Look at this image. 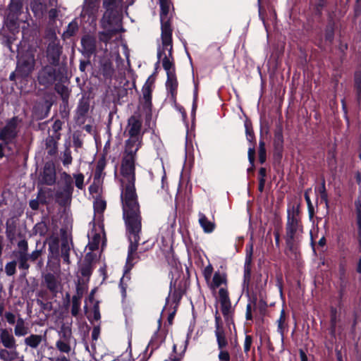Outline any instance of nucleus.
<instances>
[{"mask_svg":"<svg viewBox=\"0 0 361 361\" xmlns=\"http://www.w3.org/2000/svg\"><path fill=\"white\" fill-rule=\"evenodd\" d=\"M142 119L140 115L129 117L124 130V135L128 139L126 142V156L123 157L121 173V201L123 217L129 233L130 245L127 261L130 263L135 258L141 230V217L137 195L135 188V154L141 140Z\"/></svg>","mask_w":361,"mask_h":361,"instance_id":"nucleus-1","label":"nucleus"},{"mask_svg":"<svg viewBox=\"0 0 361 361\" xmlns=\"http://www.w3.org/2000/svg\"><path fill=\"white\" fill-rule=\"evenodd\" d=\"M161 8V40L164 47V57L161 59L162 67L167 75L176 74L175 61L172 54V32L171 20L175 15V9L171 0H159Z\"/></svg>","mask_w":361,"mask_h":361,"instance_id":"nucleus-2","label":"nucleus"},{"mask_svg":"<svg viewBox=\"0 0 361 361\" xmlns=\"http://www.w3.org/2000/svg\"><path fill=\"white\" fill-rule=\"evenodd\" d=\"M122 0H103V7L106 9L102 19V27L109 33L116 32L118 30L112 27L119 21L118 8Z\"/></svg>","mask_w":361,"mask_h":361,"instance_id":"nucleus-3","label":"nucleus"},{"mask_svg":"<svg viewBox=\"0 0 361 361\" xmlns=\"http://www.w3.org/2000/svg\"><path fill=\"white\" fill-rule=\"evenodd\" d=\"M215 336L216 337L218 348L220 350L219 354V361H229L231 359L230 354L224 349L228 345V340L223 326L221 318L218 311H216L215 314Z\"/></svg>","mask_w":361,"mask_h":361,"instance_id":"nucleus-4","label":"nucleus"},{"mask_svg":"<svg viewBox=\"0 0 361 361\" xmlns=\"http://www.w3.org/2000/svg\"><path fill=\"white\" fill-rule=\"evenodd\" d=\"M35 50L33 49H28L19 57L16 67L17 74L19 78H26L35 70Z\"/></svg>","mask_w":361,"mask_h":361,"instance_id":"nucleus-5","label":"nucleus"},{"mask_svg":"<svg viewBox=\"0 0 361 361\" xmlns=\"http://www.w3.org/2000/svg\"><path fill=\"white\" fill-rule=\"evenodd\" d=\"M218 296L221 305V310L226 324L228 326L232 324L235 327L233 320L234 309L231 305L228 288H221L218 291Z\"/></svg>","mask_w":361,"mask_h":361,"instance_id":"nucleus-6","label":"nucleus"},{"mask_svg":"<svg viewBox=\"0 0 361 361\" xmlns=\"http://www.w3.org/2000/svg\"><path fill=\"white\" fill-rule=\"evenodd\" d=\"M22 126V119L14 116L6 121V124L0 129V140L14 142Z\"/></svg>","mask_w":361,"mask_h":361,"instance_id":"nucleus-7","label":"nucleus"},{"mask_svg":"<svg viewBox=\"0 0 361 361\" xmlns=\"http://www.w3.org/2000/svg\"><path fill=\"white\" fill-rule=\"evenodd\" d=\"M47 37L49 41L47 47V56L51 63L56 65L59 62L61 48L54 32H49Z\"/></svg>","mask_w":361,"mask_h":361,"instance_id":"nucleus-8","label":"nucleus"},{"mask_svg":"<svg viewBox=\"0 0 361 361\" xmlns=\"http://www.w3.org/2000/svg\"><path fill=\"white\" fill-rule=\"evenodd\" d=\"M56 70L51 66L44 67L38 73V81L44 87L51 85L56 80Z\"/></svg>","mask_w":361,"mask_h":361,"instance_id":"nucleus-9","label":"nucleus"},{"mask_svg":"<svg viewBox=\"0 0 361 361\" xmlns=\"http://www.w3.org/2000/svg\"><path fill=\"white\" fill-rule=\"evenodd\" d=\"M43 283L54 296L61 290V281L53 274L48 273L44 275Z\"/></svg>","mask_w":361,"mask_h":361,"instance_id":"nucleus-10","label":"nucleus"},{"mask_svg":"<svg viewBox=\"0 0 361 361\" xmlns=\"http://www.w3.org/2000/svg\"><path fill=\"white\" fill-rule=\"evenodd\" d=\"M61 180L64 185L63 192H58L56 197H60L61 195H64L65 199L68 200L71 198L73 191V178L68 173L63 172L61 173Z\"/></svg>","mask_w":361,"mask_h":361,"instance_id":"nucleus-11","label":"nucleus"},{"mask_svg":"<svg viewBox=\"0 0 361 361\" xmlns=\"http://www.w3.org/2000/svg\"><path fill=\"white\" fill-rule=\"evenodd\" d=\"M22 10L23 0H11L6 14L7 19L12 23H15L21 14Z\"/></svg>","mask_w":361,"mask_h":361,"instance_id":"nucleus-12","label":"nucleus"},{"mask_svg":"<svg viewBox=\"0 0 361 361\" xmlns=\"http://www.w3.org/2000/svg\"><path fill=\"white\" fill-rule=\"evenodd\" d=\"M82 54L87 56H91L96 50V38L90 35H86L81 39Z\"/></svg>","mask_w":361,"mask_h":361,"instance_id":"nucleus-13","label":"nucleus"},{"mask_svg":"<svg viewBox=\"0 0 361 361\" xmlns=\"http://www.w3.org/2000/svg\"><path fill=\"white\" fill-rule=\"evenodd\" d=\"M209 288L216 292V289L219 288H227V276L224 273L216 271L214 273L211 283L209 284Z\"/></svg>","mask_w":361,"mask_h":361,"instance_id":"nucleus-14","label":"nucleus"},{"mask_svg":"<svg viewBox=\"0 0 361 361\" xmlns=\"http://www.w3.org/2000/svg\"><path fill=\"white\" fill-rule=\"evenodd\" d=\"M56 180V172L55 168L53 163L47 162L45 164L43 173H42V181L49 185H51L55 183Z\"/></svg>","mask_w":361,"mask_h":361,"instance_id":"nucleus-15","label":"nucleus"},{"mask_svg":"<svg viewBox=\"0 0 361 361\" xmlns=\"http://www.w3.org/2000/svg\"><path fill=\"white\" fill-rule=\"evenodd\" d=\"M178 82L177 80L176 75H167L166 82V90L171 95V99L173 102H176L177 92H178Z\"/></svg>","mask_w":361,"mask_h":361,"instance_id":"nucleus-16","label":"nucleus"},{"mask_svg":"<svg viewBox=\"0 0 361 361\" xmlns=\"http://www.w3.org/2000/svg\"><path fill=\"white\" fill-rule=\"evenodd\" d=\"M0 341L4 348L8 349H16V343L14 336L7 330L1 329Z\"/></svg>","mask_w":361,"mask_h":361,"instance_id":"nucleus-17","label":"nucleus"},{"mask_svg":"<svg viewBox=\"0 0 361 361\" xmlns=\"http://www.w3.org/2000/svg\"><path fill=\"white\" fill-rule=\"evenodd\" d=\"M199 224L205 233H209L214 231L216 227L214 220H209L204 214L199 213Z\"/></svg>","mask_w":361,"mask_h":361,"instance_id":"nucleus-18","label":"nucleus"},{"mask_svg":"<svg viewBox=\"0 0 361 361\" xmlns=\"http://www.w3.org/2000/svg\"><path fill=\"white\" fill-rule=\"evenodd\" d=\"M356 226L357 229V240L361 247V197L355 201Z\"/></svg>","mask_w":361,"mask_h":361,"instance_id":"nucleus-19","label":"nucleus"},{"mask_svg":"<svg viewBox=\"0 0 361 361\" xmlns=\"http://www.w3.org/2000/svg\"><path fill=\"white\" fill-rule=\"evenodd\" d=\"M3 142L0 143V158L4 157H9L15 153V144L14 142H7L2 140Z\"/></svg>","mask_w":361,"mask_h":361,"instance_id":"nucleus-20","label":"nucleus"},{"mask_svg":"<svg viewBox=\"0 0 361 361\" xmlns=\"http://www.w3.org/2000/svg\"><path fill=\"white\" fill-rule=\"evenodd\" d=\"M300 222L295 219H292L288 221L287 228H286V234L287 236L290 239L293 240L296 233L300 229Z\"/></svg>","mask_w":361,"mask_h":361,"instance_id":"nucleus-21","label":"nucleus"},{"mask_svg":"<svg viewBox=\"0 0 361 361\" xmlns=\"http://www.w3.org/2000/svg\"><path fill=\"white\" fill-rule=\"evenodd\" d=\"M71 250V243L67 238H64L62 239L61 245V257L63 261L69 264L71 263L69 252Z\"/></svg>","mask_w":361,"mask_h":361,"instance_id":"nucleus-22","label":"nucleus"},{"mask_svg":"<svg viewBox=\"0 0 361 361\" xmlns=\"http://www.w3.org/2000/svg\"><path fill=\"white\" fill-rule=\"evenodd\" d=\"M18 352L16 349L4 348L0 350V358L4 361H12L18 357Z\"/></svg>","mask_w":361,"mask_h":361,"instance_id":"nucleus-23","label":"nucleus"},{"mask_svg":"<svg viewBox=\"0 0 361 361\" xmlns=\"http://www.w3.org/2000/svg\"><path fill=\"white\" fill-rule=\"evenodd\" d=\"M31 9L36 16H43L47 10V6L40 0H32L30 4Z\"/></svg>","mask_w":361,"mask_h":361,"instance_id":"nucleus-24","label":"nucleus"},{"mask_svg":"<svg viewBox=\"0 0 361 361\" xmlns=\"http://www.w3.org/2000/svg\"><path fill=\"white\" fill-rule=\"evenodd\" d=\"M14 333L16 336H23L27 334L28 328L25 326V321L23 318L19 317L17 319L14 329Z\"/></svg>","mask_w":361,"mask_h":361,"instance_id":"nucleus-25","label":"nucleus"},{"mask_svg":"<svg viewBox=\"0 0 361 361\" xmlns=\"http://www.w3.org/2000/svg\"><path fill=\"white\" fill-rule=\"evenodd\" d=\"M79 285L77 286V295H73L72 298V308L71 314L73 316H77L80 310V300L82 297V293H80Z\"/></svg>","mask_w":361,"mask_h":361,"instance_id":"nucleus-26","label":"nucleus"},{"mask_svg":"<svg viewBox=\"0 0 361 361\" xmlns=\"http://www.w3.org/2000/svg\"><path fill=\"white\" fill-rule=\"evenodd\" d=\"M42 341V336L37 334H32L25 338V344L32 348H37Z\"/></svg>","mask_w":361,"mask_h":361,"instance_id":"nucleus-27","label":"nucleus"},{"mask_svg":"<svg viewBox=\"0 0 361 361\" xmlns=\"http://www.w3.org/2000/svg\"><path fill=\"white\" fill-rule=\"evenodd\" d=\"M80 271L81 275L86 278V280L88 281L90 276L92 274V264L90 260L85 259L82 264L80 266Z\"/></svg>","mask_w":361,"mask_h":361,"instance_id":"nucleus-28","label":"nucleus"},{"mask_svg":"<svg viewBox=\"0 0 361 361\" xmlns=\"http://www.w3.org/2000/svg\"><path fill=\"white\" fill-rule=\"evenodd\" d=\"M16 257L18 262L19 269L28 270L30 265L28 260H30L29 254H16Z\"/></svg>","mask_w":361,"mask_h":361,"instance_id":"nucleus-29","label":"nucleus"},{"mask_svg":"<svg viewBox=\"0 0 361 361\" xmlns=\"http://www.w3.org/2000/svg\"><path fill=\"white\" fill-rule=\"evenodd\" d=\"M142 102L145 108L149 109L151 106V90L149 85H145L142 89Z\"/></svg>","mask_w":361,"mask_h":361,"instance_id":"nucleus-30","label":"nucleus"},{"mask_svg":"<svg viewBox=\"0 0 361 361\" xmlns=\"http://www.w3.org/2000/svg\"><path fill=\"white\" fill-rule=\"evenodd\" d=\"M106 207V201L102 198H97L94 202V209L96 213L102 214Z\"/></svg>","mask_w":361,"mask_h":361,"instance_id":"nucleus-31","label":"nucleus"},{"mask_svg":"<svg viewBox=\"0 0 361 361\" xmlns=\"http://www.w3.org/2000/svg\"><path fill=\"white\" fill-rule=\"evenodd\" d=\"M47 148L48 149V154L50 155H54L57 152V145L56 140L52 137H49L47 140Z\"/></svg>","mask_w":361,"mask_h":361,"instance_id":"nucleus-32","label":"nucleus"},{"mask_svg":"<svg viewBox=\"0 0 361 361\" xmlns=\"http://www.w3.org/2000/svg\"><path fill=\"white\" fill-rule=\"evenodd\" d=\"M78 29V26L76 22H71L68 24L66 30L63 32V36L64 37H70L73 36Z\"/></svg>","mask_w":361,"mask_h":361,"instance_id":"nucleus-33","label":"nucleus"},{"mask_svg":"<svg viewBox=\"0 0 361 361\" xmlns=\"http://www.w3.org/2000/svg\"><path fill=\"white\" fill-rule=\"evenodd\" d=\"M42 190H39V193H38V195H37V199H35V200H31L29 202V205L30 207L33 209V210H37L39 208V202L41 203H44V200L42 199Z\"/></svg>","mask_w":361,"mask_h":361,"instance_id":"nucleus-34","label":"nucleus"},{"mask_svg":"<svg viewBox=\"0 0 361 361\" xmlns=\"http://www.w3.org/2000/svg\"><path fill=\"white\" fill-rule=\"evenodd\" d=\"M191 148L192 147L191 146ZM193 149H190L189 147L187 146L186 148V157H185V165L188 166L190 168L192 167L194 164V155L192 153Z\"/></svg>","mask_w":361,"mask_h":361,"instance_id":"nucleus-35","label":"nucleus"},{"mask_svg":"<svg viewBox=\"0 0 361 361\" xmlns=\"http://www.w3.org/2000/svg\"><path fill=\"white\" fill-rule=\"evenodd\" d=\"M18 248L16 254H28V243L26 240H20L18 243Z\"/></svg>","mask_w":361,"mask_h":361,"instance_id":"nucleus-36","label":"nucleus"},{"mask_svg":"<svg viewBox=\"0 0 361 361\" xmlns=\"http://www.w3.org/2000/svg\"><path fill=\"white\" fill-rule=\"evenodd\" d=\"M73 178L75 179V186L80 189L82 190L84 188V176L82 173H75L73 174Z\"/></svg>","mask_w":361,"mask_h":361,"instance_id":"nucleus-37","label":"nucleus"},{"mask_svg":"<svg viewBox=\"0 0 361 361\" xmlns=\"http://www.w3.org/2000/svg\"><path fill=\"white\" fill-rule=\"evenodd\" d=\"M62 161L64 166H68L72 162L71 152L68 147L63 152Z\"/></svg>","mask_w":361,"mask_h":361,"instance_id":"nucleus-38","label":"nucleus"},{"mask_svg":"<svg viewBox=\"0 0 361 361\" xmlns=\"http://www.w3.org/2000/svg\"><path fill=\"white\" fill-rule=\"evenodd\" d=\"M16 262L12 261L6 264L5 271L8 276H13L16 273Z\"/></svg>","mask_w":361,"mask_h":361,"instance_id":"nucleus-39","label":"nucleus"},{"mask_svg":"<svg viewBox=\"0 0 361 361\" xmlns=\"http://www.w3.org/2000/svg\"><path fill=\"white\" fill-rule=\"evenodd\" d=\"M56 346L61 352L68 353L71 351L69 344L62 341H57Z\"/></svg>","mask_w":361,"mask_h":361,"instance_id":"nucleus-40","label":"nucleus"},{"mask_svg":"<svg viewBox=\"0 0 361 361\" xmlns=\"http://www.w3.org/2000/svg\"><path fill=\"white\" fill-rule=\"evenodd\" d=\"M100 241V236L98 234H95L93 237L92 242H90L88 244L89 249L92 251L96 250L98 247Z\"/></svg>","mask_w":361,"mask_h":361,"instance_id":"nucleus-41","label":"nucleus"},{"mask_svg":"<svg viewBox=\"0 0 361 361\" xmlns=\"http://www.w3.org/2000/svg\"><path fill=\"white\" fill-rule=\"evenodd\" d=\"M89 110V105L85 102H81L78 107V114L84 116Z\"/></svg>","mask_w":361,"mask_h":361,"instance_id":"nucleus-42","label":"nucleus"},{"mask_svg":"<svg viewBox=\"0 0 361 361\" xmlns=\"http://www.w3.org/2000/svg\"><path fill=\"white\" fill-rule=\"evenodd\" d=\"M252 343V338L250 335H246L244 342V350L245 353H248L250 350Z\"/></svg>","mask_w":361,"mask_h":361,"instance_id":"nucleus-43","label":"nucleus"},{"mask_svg":"<svg viewBox=\"0 0 361 361\" xmlns=\"http://www.w3.org/2000/svg\"><path fill=\"white\" fill-rule=\"evenodd\" d=\"M42 249H37L34 250L31 254L29 255L30 260L32 262H35L42 255Z\"/></svg>","mask_w":361,"mask_h":361,"instance_id":"nucleus-44","label":"nucleus"},{"mask_svg":"<svg viewBox=\"0 0 361 361\" xmlns=\"http://www.w3.org/2000/svg\"><path fill=\"white\" fill-rule=\"evenodd\" d=\"M37 304L40 307L47 312H50L52 310V304L50 302H43L42 300H37Z\"/></svg>","mask_w":361,"mask_h":361,"instance_id":"nucleus-45","label":"nucleus"},{"mask_svg":"<svg viewBox=\"0 0 361 361\" xmlns=\"http://www.w3.org/2000/svg\"><path fill=\"white\" fill-rule=\"evenodd\" d=\"M213 271V268L212 266L207 267L204 270V276L205 279L208 281L211 276Z\"/></svg>","mask_w":361,"mask_h":361,"instance_id":"nucleus-46","label":"nucleus"},{"mask_svg":"<svg viewBox=\"0 0 361 361\" xmlns=\"http://www.w3.org/2000/svg\"><path fill=\"white\" fill-rule=\"evenodd\" d=\"M93 314H94V320H99L101 317L99 309V305L97 302L93 307Z\"/></svg>","mask_w":361,"mask_h":361,"instance_id":"nucleus-47","label":"nucleus"},{"mask_svg":"<svg viewBox=\"0 0 361 361\" xmlns=\"http://www.w3.org/2000/svg\"><path fill=\"white\" fill-rule=\"evenodd\" d=\"M5 317L6 319L7 322L11 324H13L16 322V317L11 312H6Z\"/></svg>","mask_w":361,"mask_h":361,"instance_id":"nucleus-48","label":"nucleus"},{"mask_svg":"<svg viewBox=\"0 0 361 361\" xmlns=\"http://www.w3.org/2000/svg\"><path fill=\"white\" fill-rule=\"evenodd\" d=\"M176 312V310L174 309L173 310H171V312H169L168 317H167V322H168L169 326H171L173 324Z\"/></svg>","mask_w":361,"mask_h":361,"instance_id":"nucleus-49","label":"nucleus"},{"mask_svg":"<svg viewBox=\"0 0 361 361\" xmlns=\"http://www.w3.org/2000/svg\"><path fill=\"white\" fill-rule=\"evenodd\" d=\"M61 126H62V123L61 121L59 120H56L54 124H53V126H52V128L54 130V131L55 132H58L59 130H60L61 129Z\"/></svg>","mask_w":361,"mask_h":361,"instance_id":"nucleus-50","label":"nucleus"},{"mask_svg":"<svg viewBox=\"0 0 361 361\" xmlns=\"http://www.w3.org/2000/svg\"><path fill=\"white\" fill-rule=\"evenodd\" d=\"M58 16V11L55 8H52L49 11V17L51 20H54Z\"/></svg>","mask_w":361,"mask_h":361,"instance_id":"nucleus-51","label":"nucleus"},{"mask_svg":"<svg viewBox=\"0 0 361 361\" xmlns=\"http://www.w3.org/2000/svg\"><path fill=\"white\" fill-rule=\"evenodd\" d=\"M246 319L247 320H251L252 319V307H251V305L250 304L247 305Z\"/></svg>","mask_w":361,"mask_h":361,"instance_id":"nucleus-52","label":"nucleus"},{"mask_svg":"<svg viewBox=\"0 0 361 361\" xmlns=\"http://www.w3.org/2000/svg\"><path fill=\"white\" fill-rule=\"evenodd\" d=\"M252 252H253V245H252V243H250L249 245V250H247V257L250 260L251 259V257L252 255Z\"/></svg>","mask_w":361,"mask_h":361,"instance_id":"nucleus-53","label":"nucleus"},{"mask_svg":"<svg viewBox=\"0 0 361 361\" xmlns=\"http://www.w3.org/2000/svg\"><path fill=\"white\" fill-rule=\"evenodd\" d=\"M264 183H265V180L263 178H262L260 180H259V190L260 192H262L263 191V189H264Z\"/></svg>","mask_w":361,"mask_h":361,"instance_id":"nucleus-54","label":"nucleus"},{"mask_svg":"<svg viewBox=\"0 0 361 361\" xmlns=\"http://www.w3.org/2000/svg\"><path fill=\"white\" fill-rule=\"evenodd\" d=\"M98 335H99V329L94 328L92 331V338L94 340H97Z\"/></svg>","mask_w":361,"mask_h":361,"instance_id":"nucleus-55","label":"nucleus"},{"mask_svg":"<svg viewBox=\"0 0 361 361\" xmlns=\"http://www.w3.org/2000/svg\"><path fill=\"white\" fill-rule=\"evenodd\" d=\"M259 159L262 163L265 161V152L263 151H260L259 152Z\"/></svg>","mask_w":361,"mask_h":361,"instance_id":"nucleus-56","label":"nucleus"},{"mask_svg":"<svg viewBox=\"0 0 361 361\" xmlns=\"http://www.w3.org/2000/svg\"><path fill=\"white\" fill-rule=\"evenodd\" d=\"M16 77H17V78H19V77L18 76V74H17V68L16 69V71H15V72H13V73H12L11 74V75H10V79H11V80H13Z\"/></svg>","mask_w":361,"mask_h":361,"instance_id":"nucleus-57","label":"nucleus"},{"mask_svg":"<svg viewBox=\"0 0 361 361\" xmlns=\"http://www.w3.org/2000/svg\"><path fill=\"white\" fill-rule=\"evenodd\" d=\"M88 63V62H81L80 64V69L82 71H85V66Z\"/></svg>","mask_w":361,"mask_h":361,"instance_id":"nucleus-58","label":"nucleus"},{"mask_svg":"<svg viewBox=\"0 0 361 361\" xmlns=\"http://www.w3.org/2000/svg\"><path fill=\"white\" fill-rule=\"evenodd\" d=\"M357 271L361 273V258L359 259L357 265Z\"/></svg>","mask_w":361,"mask_h":361,"instance_id":"nucleus-59","label":"nucleus"},{"mask_svg":"<svg viewBox=\"0 0 361 361\" xmlns=\"http://www.w3.org/2000/svg\"><path fill=\"white\" fill-rule=\"evenodd\" d=\"M266 170L264 168H262L259 169V174L262 176V178H264V176H265Z\"/></svg>","mask_w":361,"mask_h":361,"instance_id":"nucleus-60","label":"nucleus"},{"mask_svg":"<svg viewBox=\"0 0 361 361\" xmlns=\"http://www.w3.org/2000/svg\"><path fill=\"white\" fill-rule=\"evenodd\" d=\"M300 355H301V361H307V357H306L305 353L301 352Z\"/></svg>","mask_w":361,"mask_h":361,"instance_id":"nucleus-61","label":"nucleus"},{"mask_svg":"<svg viewBox=\"0 0 361 361\" xmlns=\"http://www.w3.org/2000/svg\"><path fill=\"white\" fill-rule=\"evenodd\" d=\"M356 180H357V183L360 184L361 183V175L360 173H357L356 174Z\"/></svg>","mask_w":361,"mask_h":361,"instance_id":"nucleus-62","label":"nucleus"},{"mask_svg":"<svg viewBox=\"0 0 361 361\" xmlns=\"http://www.w3.org/2000/svg\"><path fill=\"white\" fill-rule=\"evenodd\" d=\"M325 243H326V240L324 238H322L319 240V244L321 245V246H324L325 245Z\"/></svg>","mask_w":361,"mask_h":361,"instance_id":"nucleus-63","label":"nucleus"},{"mask_svg":"<svg viewBox=\"0 0 361 361\" xmlns=\"http://www.w3.org/2000/svg\"><path fill=\"white\" fill-rule=\"evenodd\" d=\"M102 169V166H101L100 164H98L97 168V175L99 176V173L101 172Z\"/></svg>","mask_w":361,"mask_h":361,"instance_id":"nucleus-64","label":"nucleus"}]
</instances>
